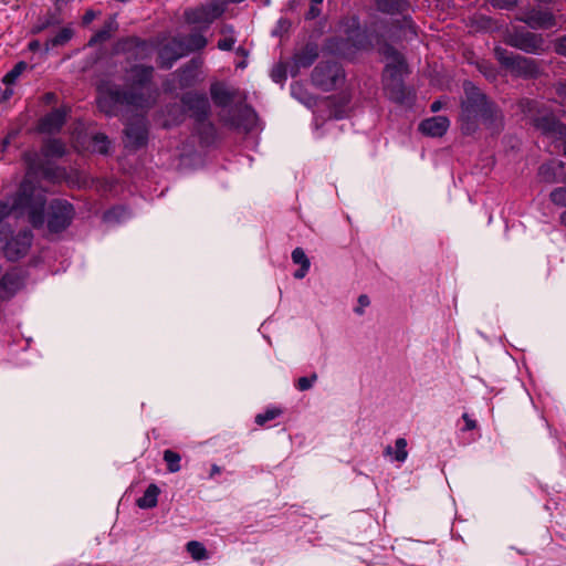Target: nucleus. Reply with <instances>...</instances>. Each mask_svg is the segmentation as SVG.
Segmentation results:
<instances>
[{"mask_svg":"<svg viewBox=\"0 0 566 566\" xmlns=\"http://www.w3.org/2000/svg\"><path fill=\"white\" fill-rule=\"evenodd\" d=\"M74 147H75V148H77V149H80V148H84V145L80 144L78 138H76V139L74 140Z\"/></svg>","mask_w":566,"mask_h":566,"instance_id":"obj_47","label":"nucleus"},{"mask_svg":"<svg viewBox=\"0 0 566 566\" xmlns=\"http://www.w3.org/2000/svg\"><path fill=\"white\" fill-rule=\"evenodd\" d=\"M407 440L405 438H398L395 441V448L388 446L385 449V455L390 457L391 460L397 462H405L408 458Z\"/></svg>","mask_w":566,"mask_h":566,"instance_id":"obj_20","label":"nucleus"},{"mask_svg":"<svg viewBox=\"0 0 566 566\" xmlns=\"http://www.w3.org/2000/svg\"><path fill=\"white\" fill-rule=\"evenodd\" d=\"M495 54L500 63L515 75L534 76L537 73V66L532 59L507 52L500 48L495 49Z\"/></svg>","mask_w":566,"mask_h":566,"instance_id":"obj_7","label":"nucleus"},{"mask_svg":"<svg viewBox=\"0 0 566 566\" xmlns=\"http://www.w3.org/2000/svg\"><path fill=\"white\" fill-rule=\"evenodd\" d=\"M296 88H298V87H297V86H292V94H293L294 96H296Z\"/></svg>","mask_w":566,"mask_h":566,"instance_id":"obj_50","label":"nucleus"},{"mask_svg":"<svg viewBox=\"0 0 566 566\" xmlns=\"http://www.w3.org/2000/svg\"><path fill=\"white\" fill-rule=\"evenodd\" d=\"M227 9V1L211 0L200 7L187 10L185 19L190 24L208 28L213 21L220 18Z\"/></svg>","mask_w":566,"mask_h":566,"instance_id":"obj_6","label":"nucleus"},{"mask_svg":"<svg viewBox=\"0 0 566 566\" xmlns=\"http://www.w3.org/2000/svg\"><path fill=\"white\" fill-rule=\"evenodd\" d=\"M532 29L549 28L554 24V17L549 12L532 10L521 18Z\"/></svg>","mask_w":566,"mask_h":566,"instance_id":"obj_17","label":"nucleus"},{"mask_svg":"<svg viewBox=\"0 0 566 566\" xmlns=\"http://www.w3.org/2000/svg\"><path fill=\"white\" fill-rule=\"evenodd\" d=\"M32 244V233L29 230L19 231L7 238L2 252L11 261L19 260L27 255Z\"/></svg>","mask_w":566,"mask_h":566,"instance_id":"obj_10","label":"nucleus"},{"mask_svg":"<svg viewBox=\"0 0 566 566\" xmlns=\"http://www.w3.org/2000/svg\"><path fill=\"white\" fill-rule=\"evenodd\" d=\"M74 217L71 203L66 201H53L50 206L48 217V229L50 232H60L67 228Z\"/></svg>","mask_w":566,"mask_h":566,"instance_id":"obj_9","label":"nucleus"},{"mask_svg":"<svg viewBox=\"0 0 566 566\" xmlns=\"http://www.w3.org/2000/svg\"><path fill=\"white\" fill-rule=\"evenodd\" d=\"M560 221L564 226H566V210L560 214Z\"/></svg>","mask_w":566,"mask_h":566,"instance_id":"obj_48","label":"nucleus"},{"mask_svg":"<svg viewBox=\"0 0 566 566\" xmlns=\"http://www.w3.org/2000/svg\"><path fill=\"white\" fill-rule=\"evenodd\" d=\"M127 217V211L123 207H117L108 210L104 214V220L106 222H118Z\"/></svg>","mask_w":566,"mask_h":566,"instance_id":"obj_30","label":"nucleus"},{"mask_svg":"<svg viewBox=\"0 0 566 566\" xmlns=\"http://www.w3.org/2000/svg\"><path fill=\"white\" fill-rule=\"evenodd\" d=\"M221 39L218 41V49L221 51H231L237 42L234 29L230 24H224L220 29Z\"/></svg>","mask_w":566,"mask_h":566,"instance_id":"obj_21","label":"nucleus"},{"mask_svg":"<svg viewBox=\"0 0 566 566\" xmlns=\"http://www.w3.org/2000/svg\"><path fill=\"white\" fill-rule=\"evenodd\" d=\"M211 97L216 104L226 106L232 101L233 94L224 85L214 84L211 86Z\"/></svg>","mask_w":566,"mask_h":566,"instance_id":"obj_23","label":"nucleus"},{"mask_svg":"<svg viewBox=\"0 0 566 566\" xmlns=\"http://www.w3.org/2000/svg\"><path fill=\"white\" fill-rule=\"evenodd\" d=\"M323 3V0H312L307 17L314 19L319 14L318 6Z\"/></svg>","mask_w":566,"mask_h":566,"instance_id":"obj_37","label":"nucleus"},{"mask_svg":"<svg viewBox=\"0 0 566 566\" xmlns=\"http://www.w3.org/2000/svg\"><path fill=\"white\" fill-rule=\"evenodd\" d=\"M318 56V50L316 45L308 44L301 52L294 56V62L297 67H308L314 63Z\"/></svg>","mask_w":566,"mask_h":566,"instance_id":"obj_19","label":"nucleus"},{"mask_svg":"<svg viewBox=\"0 0 566 566\" xmlns=\"http://www.w3.org/2000/svg\"><path fill=\"white\" fill-rule=\"evenodd\" d=\"M388 59L382 74L384 90L391 101L403 103L406 98L403 76L407 73V65L397 52L391 51Z\"/></svg>","mask_w":566,"mask_h":566,"instance_id":"obj_4","label":"nucleus"},{"mask_svg":"<svg viewBox=\"0 0 566 566\" xmlns=\"http://www.w3.org/2000/svg\"><path fill=\"white\" fill-rule=\"evenodd\" d=\"M559 96L566 98V82L565 83H562L559 86H558V90H557Z\"/></svg>","mask_w":566,"mask_h":566,"instance_id":"obj_44","label":"nucleus"},{"mask_svg":"<svg viewBox=\"0 0 566 566\" xmlns=\"http://www.w3.org/2000/svg\"><path fill=\"white\" fill-rule=\"evenodd\" d=\"M13 95V90L11 87H7L3 92H2V102L10 98L11 96Z\"/></svg>","mask_w":566,"mask_h":566,"instance_id":"obj_43","label":"nucleus"},{"mask_svg":"<svg viewBox=\"0 0 566 566\" xmlns=\"http://www.w3.org/2000/svg\"><path fill=\"white\" fill-rule=\"evenodd\" d=\"M187 552L195 560H202L208 558L206 547L197 541H191L187 544Z\"/></svg>","mask_w":566,"mask_h":566,"instance_id":"obj_27","label":"nucleus"},{"mask_svg":"<svg viewBox=\"0 0 566 566\" xmlns=\"http://www.w3.org/2000/svg\"><path fill=\"white\" fill-rule=\"evenodd\" d=\"M462 418L465 422L463 430H473L476 428V421L472 419L468 413H463Z\"/></svg>","mask_w":566,"mask_h":566,"instance_id":"obj_38","label":"nucleus"},{"mask_svg":"<svg viewBox=\"0 0 566 566\" xmlns=\"http://www.w3.org/2000/svg\"><path fill=\"white\" fill-rule=\"evenodd\" d=\"M534 124L547 137L562 142L565 145L564 154L566 156V126L556 120L553 115L535 117Z\"/></svg>","mask_w":566,"mask_h":566,"instance_id":"obj_11","label":"nucleus"},{"mask_svg":"<svg viewBox=\"0 0 566 566\" xmlns=\"http://www.w3.org/2000/svg\"><path fill=\"white\" fill-rule=\"evenodd\" d=\"M272 77H274V80L277 81L276 77H279V74H272Z\"/></svg>","mask_w":566,"mask_h":566,"instance_id":"obj_53","label":"nucleus"},{"mask_svg":"<svg viewBox=\"0 0 566 566\" xmlns=\"http://www.w3.org/2000/svg\"><path fill=\"white\" fill-rule=\"evenodd\" d=\"M549 197L555 205L566 207V187L554 189Z\"/></svg>","mask_w":566,"mask_h":566,"instance_id":"obj_32","label":"nucleus"},{"mask_svg":"<svg viewBox=\"0 0 566 566\" xmlns=\"http://www.w3.org/2000/svg\"><path fill=\"white\" fill-rule=\"evenodd\" d=\"M153 67L134 66L128 75L132 81V92L122 93L118 90H104L99 87L97 105L98 108L107 115L116 114L122 105H130L135 107H146L153 101V91L149 86Z\"/></svg>","mask_w":566,"mask_h":566,"instance_id":"obj_2","label":"nucleus"},{"mask_svg":"<svg viewBox=\"0 0 566 566\" xmlns=\"http://www.w3.org/2000/svg\"><path fill=\"white\" fill-rule=\"evenodd\" d=\"M237 53L244 55L245 54V50L243 48H238L237 49Z\"/></svg>","mask_w":566,"mask_h":566,"instance_id":"obj_49","label":"nucleus"},{"mask_svg":"<svg viewBox=\"0 0 566 566\" xmlns=\"http://www.w3.org/2000/svg\"><path fill=\"white\" fill-rule=\"evenodd\" d=\"M164 460L167 463V470L170 473H176V472L180 471L181 457L177 452H175L172 450H165L164 451Z\"/></svg>","mask_w":566,"mask_h":566,"instance_id":"obj_26","label":"nucleus"},{"mask_svg":"<svg viewBox=\"0 0 566 566\" xmlns=\"http://www.w3.org/2000/svg\"><path fill=\"white\" fill-rule=\"evenodd\" d=\"M23 285L22 276L17 272L7 273L2 276V300L12 296Z\"/></svg>","mask_w":566,"mask_h":566,"instance_id":"obj_18","label":"nucleus"},{"mask_svg":"<svg viewBox=\"0 0 566 566\" xmlns=\"http://www.w3.org/2000/svg\"><path fill=\"white\" fill-rule=\"evenodd\" d=\"M317 379L316 374H312L310 377H301L297 379L296 387L298 390L304 391L310 389Z\"/></svg>","mask_w":566,"mask_h":566,"instance_id":"obj_33","label":"nucleus"},{"mask_svg":"<svg viewBox=\"0 0 566 566\" xmlns=\"http://www.w3.org/2000/svg\"><path fill=\"white\" fill-rule=\"evenodd\" d=\"M193 102L202 116H206L209 108L208 98L203 95L188 96L187 103Z\"/></svg>","mask_w":566,"mask_h":566,"instance_id":"obj_31","label":"nucleus"},{"mask_svg":"<svg viewBox=\"0 0 566 566\" xmlns=\"http://www.w3.org/2000/svg\"><path fill=\"white\" fill-rule=\"evenodd\" d=\"M208 41L201 33H192L184 40H175L171 46H165L160 51V59L165 67H170L179 57L206 48Z\"/></svg>","mask_w":566,"mask_h":566,"instance_id":"obj_5","label":"nucleus"},{"mask_svg":"<svg viewBox=\"0 0 566 566\" xmlns=\"http://www.w3.org/2000/svg\"><path fill=\"white\" fill-rule=\"evenodd\" d=\"M378 10L386 13L403 12L407 3L403 0H376Z\"/></svg>","mask_w":566,"mask_h":566,"instance_id":"obj_24","label":"nucleus"},{"mask_svg":"<svg viewBox=\"0 0 566 566\" xmlns=\"http://www.w3.org/2000/svg\"><path fill=\"white\" fill-rule=\"evenodd\" d=\"M126 143L129 147H140L147 138V130L144 117H137L133 123L128 124L125 129Z\"/></svg>","mask_w":566,"mask_h":566,"instance_id":"obj_12","label":"nucleus"},{"mask_svg":"<svg viewBox=\"0 0 566 566\" xmlns=\"http://www.w3.org/2000/svg\"><path fill=\"white\" fill-rule=\"evenodd\" d=\"M219 473H221V468L219 465H217V464H213L211 467L210 476L212 478V476H214V475H217Z\"/></svg>","mask_w":566,"mask_h":566,"instance_id":"obj_46","label":"nucleus"},{"mask_svg":"<svg viewBox=\"0 0 566 566\" xmlns=\"http://www.w3.org/2000/svg\"><path fill=\"white\" fill-rule=\"evenodd\" d=\"M159 488L156 484H150L144 492L143 496L137 500V505L140 509H151L157 505Z\"/></svg>","mask_w":566,"mask_h":566,"instance_id":"obj_22","label":"nucleus"},{"mask_svg":"<svg viewBox=\"0 0 566 566\" xmlns=\"http://www.w3.org/2000/svg\"><path fill=\"white\" fill-rule=\"evenodd\" d=\"M292 260L294 263L300 264V265H304V264L311 265L308 258L306 256L304 250L301 248H296L293 250Z\"/></svg>","mask_w":566,"mask_h":566,"instance_id":"obj_35","label":"nucleus"},{"mask_svg":"<svg viewBox=\"0 0 566 566\" xmlns=\"http://www.w3.org/2000/svg\"><path fill=\"white\" fill-rule=\"evenodd\" d=\"M1 209H2V216H3L6 213V205L2 203Z\"/></svg>","mask_w":566,"mask_h":566,"instance_id":"obj_51","label":"nucleus"},{"mask_svg":"<svg viewBox=\"0 0 566 566\" xmlns=\"http://www.w3.org/2000/svg\"><path fill=\"white\" fill-rule=\"evenodd\" d=\"M272 77H274V80L277 81L276 77H279V74H272Z\"/></svg>","mask_w":566,"mask_h":566,"instance_id":"obj_52","label":"nucleus"},{"mask_svg":"<svg viewBox=\"0 0 566 566\" xmlns=\"http://www.w3.org/2000/svg\"><path fill=\"white\" fill-rule=\"evenodd\" d=\"M465 99L462 103V130L471 133L478 123L488 124L495 114L494 106L490 104L481 91L471 83L464 84Z\"/></svg>","mask_w":566,"mask_h":566,"instance_id":"obj_3","label":"nucleus"},{"mask_svg":"<svg viewBox=\"0 0 566 566\" xmlns=\"http://www.w3.org/2000/svg\"><path fill=\"white\" fill-rule=\"evenodd\" d=\"M556 51L562 54V55H565L566 56V38H563L558 41L557 45H556Z\"/></svg>","mask_w":566,"mask_h":566,"instance_id":"obj_41","label":"nucleus"},{"mask_svg":"<svg viewBox=\"0 0 566 566\" xmlns=\"http://www.w3.org/2000/svg\"><path fill=\"white\" fill-rule=\"evenodd\" d=\"M510 43L528 53H536L543 48V40L530 32L512 35Z\"/></svg>","mask_w":566,"mask_h":566,"instance_id":"obj_14","label":"nucleus"},{"mask_svg":"<svg viewBox=\"0 0 566 566\" xmlns=\"http://www.w3.org/2000/svg\"><path fill=\"white\" fill-rule=\"evenodd\" d=\"M65 109H55L43 117L40 122V130L43 133L57 132L64 124L66 118Z\"/></svg>","mask_w":566,"mask_h":566,"instance_id":"obj_16","label":"nucleus"},{"mask_svg":"<svg viewBox=\"0 0 566 566\" xmlns=\"http://www.w3.org/2000/svg\"><path fill=\"white\" fill-rule=\"evenodd\" d=\"M25 69L27 64L24 62H19L4 77H2V83L6 85H12Z\"/></svg>","mask_w":566,"mask_h":566,"instance_id":"obj_28","label":"nucleus"},{"mask_svg":"<svg viewBox=\"0 0 566 566\" xmlns=\"http://www.w3.org/2000/svg\"><path fill=\"white\" fill-rule=\"evenodd\" d=\"M442 107V103L440 101H436L431 104V111L433 113L439 112Z\"/></svg>","mask_w":566,"mask_h":566,"instance_id":"obj_45","label":"nucleus"},{"mask_svg":"<svg viewBox=\"0 0 566 566\" xmlns=\"http://www.w3.org/2000/svg\"><path fill=\"white\" fill-rule=\"evenodd\" d=\"M310 270V265L304 264L294 273L295 279H303Z\"/></svg>","mask_w":566,"mask_h":566,"instance_id":"obj_40","label":"nucleus"},{"mask_svg":"<svg viewBox=\"0 0 566 566\" xmlns=\"http://www.w3.org/2000/svg\"><path fill=\"white\" fill-rule=\"evenodd\" d=\"M450 122L446 116H434L420 123L419 129L422 134L431 137H441L446 134Z\"/></svg>","mask_w":566,"mask_h":566,"instance_id":"obj_13","label":"nucleus"},{"mask_svg":"<svg viewBox=\"0 0 566 566\" xmlns=\"http://www.w3.org/2000/svg\"><path fill=\"white\" fill-rule=\"evenodd\" d=\"M493 7L509 9L517 3V0H490Z\"/></svg>","mask_w":566,"mask_h":566,"instance_id":"obj_36","label":"nucleus"},{"mask_svg":"<svg viewBox=\"0 0 566 566\" xmlns=\"http://www.w3.org/2000/svg\"><path fill=\"white\" fill-rule=\"evenodd\" d=\"M344 80V71L337 63H319L313 71V83L324 91H331Z\"/></svg>","mask_w":566,"mask_h":566,"instance_id":"obj_8","label":"nucleus"},{"mask_svg":"<svg viewBox=\"0 0 566 566\" xmlns=\"http://www.w3.org/2000/svg\"><path fill=\"white\" fill-rule=\"evenodd\" d=\"M563 169L564 164L562 161L552 160L539 167L538 176L546 184L564 182L566 179L560 177Z\"/></svg>","mask_w":566,"mask_h":566,"instance_id":"obj_15","label":"nucleus"},{"mask_svg":"<svg viewBox=\"0 0 566 566\" xmlns=\"http://www.w3.org/2000/svg\"><path fill=\"white\" fill-rule=\"evenodd\" d=\"M71 38L72 31L70 29H63L52 39V45H62L71 40Z\"/></svg>","mask_w":566,"mask_h":566,"instance_id":"obj_34","label":"nucleus"},{"mask_svg":"<svg viewBox=\"0 0 566 566\" xmlns=\"http://www.w3.org/2000/svg\"><path fill=\"white\" fill-rule=\"evenodd\" d=\"M95 19V12L93 10H87L83 17V23L88 24Z\"/></svg>","mask_w":566,"mask_h":566,"instance_id":"obj_42","label":"nucleus"},{"mask_svg":"<svg viewBox=\"0 0 566 566\" xmlns=\"http://www.w3.org/2000/svg\"><path fill=\"white\" fill-rule=\"evenodd\" d=\"M111 142L104 134H95L91 138V150L98 154H106L108 151Z\"/></svg>","mask_w":566,"mask_h":566,"instance_id":"obj_25","label":"nucleus"},{"mask_svg":"<svg viewBox=\"0 0 566 566\" xmlns=\"http://www.w3.org/2000/svg\"><path fill=\"white\" fill-rule=\"evenodd\" d=\"M282 413L279 408H270L262 413L256 415L255 422L259 426H264L268 421L274 420Z\"/></svg>","mask_w":566,"mask_h":566,"instance_id":"obj_29","label":"nucleus"},{"mask_svg":"<svg viewBox=\"0 0 566 566\" xmlns=\"http://www.w3.org/2000/svg\"><path fill=\"white\" fill-rule=\"evenodd\" d=\"M65 154V146L57 139L45 143L41 154H29L27 160L29 171L21 185V191L9 212L27 217L34 228L43 227L45 222V198L41 189L31 185V178L42 176L44 179L55 182L64 177V172L51 164V159L60 158Z\"/></svg>","mask_w":566,"mask_h":566,"instance_id":"obj_1","label":"nucleus"},{"mask_svg":"<svg viewBox=\"0 0 566 566\" xmlns=\"http://www.w3.org/2000/svg\"><path fill=\"white\" fill-rule=\"evenodd\" d=\"M358 304H359V307H357L355 311L358 314H363V308L369 305L368 296L367 295H360L358 297Z\"/></svg>","mask_w":566,"mask_h":566,"instance_id":"obj_39","label":"nucleus"}]
</instances>
